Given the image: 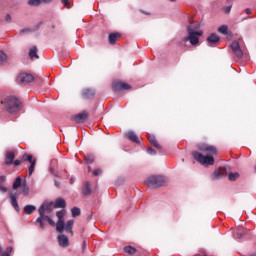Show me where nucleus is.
<instances>
[{"mask_svg":"<svg viewBox=\"0 0 256 256\" xmlns=\"http://www.w3.org/2000/svg\"><path fill=\"white\" fill-rule=\"evenodd\" d=\"M45 221H47L52 227H55V221H53L49 216L36 219V223H39L41 229H45Z\"/></svg>","mask_w":256,"mask_h":256,"instance_id":"12","label":"nucleus"},{"mask_svg":"<svg viewBox=\"0 0 256 256\" xmlns=\"http://www.w3.org/2000/svg\"><path fill=\"white\" fill-rule=\"evenodd\" d=\"M121 38V33L116 32V33H111L108 36V41L110 45H115L117 43V39Z\"/></svg>","mask_w":256,"mask_h":256,"instance_id":"19","label":"nucleus"},{"mask_svg":"<svg viewBox=\"0 0 256 256\" xmlns=\"http://www.w3.org/2000/svg\"><path fill=\"white\" fill-rule=\"evenodd\" d=\"M23 161H28L30 166L28 168L29 176L33 175V172L35 171V165H37V159H33V155L31 154H24L22 156Z\"/></svg>","mask_w":256,"mask_h":256,"instance_id":"7","label":"nucleus"},{"mask_svg":"<svg viewBox=\"0 0 256 256\" xmlns=\"http://www.w3.org/2000/svg\"><path fill=\"white\" fill-rule=\"evenodd\" d=\"M94 177H99V175H101V173H103V170H101V168L95 169L93 172Z\"/></svg>","mask_w":256,"mask_h":256,"instance_id":"41","label":"nucleus"},{"mask_svg":"<svg viewBox=\"0 0 256 256\" xmlns=\"http://www.w3.org/2000/svg\"><path fill=\"white\" fill-rule=\"evenodd\" d=\"M192 157L195 159V161H198V163H201V165H214L215 164V158L213 156H204L203 154L194 151L192 152Z\"/></svg>","mask_w":256,"mask_h":256,"instance_id":"4","label":"nucleus"},{"mask_svg":"<svg viewBox=\"0 0 256 256\" xmlns=\"http://www.w3.org/2000/svg\"><path fill=\"white\" fill-rule=\"evenodd\" d=\"M221 177H223V173H221L219 170H215L212 175V179H221Z\"/></svg>","mask_w":256,"mask_h":256,"instance_id":"37","label":"nucleus"},{"mask_svg":"<svg viewBox=\"0 0 256 256\" xmlns=\"http://www.w3.org/2000/svg\"><path fill=\"white\" fill-rule=\"evenodd\" d=\"M53 0H41V3H51Z\"/></svg>","mask_w":256,"mask_h":256,"instance_id":"50","label":"nucleus"},{"mask_svg":"<svg viewBox=\"0 0 256 256\" xmlns=\"http://www.w3.org/2000/svg\"><path fill=\"white\" fill-rule=\"evenodd\" d=\"M36 210H37V207H35L33 205H26L24 207V213L26 215H32V213H35Z\"/></svg>","mask_w":256,"mask_h":256,"instance_id":"25","label":"nucleus"},{"mask_svg":"<svg viewBox=\"0 0 256 256\" xmlns=\"http://www.w3.org/2000/svg\"><path fill=\"white\" fill-rule=\"evenodd\" d=\"M197 29H199V26H196L194 24H190L187 27L188 36L184 38L185 43L189 41V43L192 45L199 44V37L203 36V31Z\"/></svg>","mask_w":256,"mask_h":256,"instance_id":"2","label":"nucleus"},{"mask_svg":"<svg viewBox=\"0 0 256 256\" xmlns=\"http://www.w3.org/2000/svg\"><path fill=\"white\" fill-rule=\"evenodd\" d=\"M219 41H220L219 35H217L215 33L210 34L207 38L209 47H213V45H217V43H219Z\"/></svg>","mask_w":256,"mask_h":256,"instance_id":"14","label":"nucleus"},{"mask_svg":"<svg viewBox=\"0 0 256 256\" xmlns=\"http://www.w3.org/2000/svg\"><path fill=\"white\" fill-rule=\"evenodd\" d=\"M14 165L15 167H19V165H21V160H15Z\"/></svg>","mask_w":256,"mask_h":256,"instance_id":"47","label":"nucleus"},{"mask_svg":"<svg viewBox=\"0 0 256 256\" xmlns=\"http://www.w3.org/2000/svg\"><path fill=\"white\" fill-rule=\"evenodd\" d=\"M51 211H53V202H44L38 209L40 215L38 218L47 217L45 214L51 213Z\"/></svg>","mask_w":256,"mask_h":256,"instance_id":"6","label":"nucleus"},{"mask_svg":"<svg viewBox=\"0 0 256 256\" xmlns=\"http://www.w3.org/2000/svg\"><path fill=\"white\" fill-rule=\"evenodd\" d=\"M58 243L60 247H67L69 245V238L66 235H59L58 236Z\"/></svg>","mask_w":256,"mask_h":256,"instance_id":"18","label":"nucleus"},{"mask_svg":"<svg viewBox=\"0 0 256 256\" xmlns=\"http://www.w3.org/2000/svg\"><path fill=\"white\" fill-rule=\"evenodd\" d=\"M243 235H245V229L243 228L238 229L235 233L236 239H243Z\"/></svg>","mask_w":256,"mask_h":256,"instance_id":"33","label":"nucleus"},{"mask_svg":"<svg viewBox=\"0 0 256 256\" xmlns=\"http://www.w3.org/2000/svg\"><path fill=\"white\" fill-rule=\"evenodd\" d=\"M246 15H251V9L250 8L246 9Z\"/></svg>","mask_w":256,"mask_h":256,"instance_id":"51","label":"nucleus"},{"mask_svg":"<svg viewBox=\"0 0 256 256\" xmlns=\"http://www.w3.org/2000/svg\"><path fill=\"white\" fill-rule=\"evenodd\" d=\"M9 199L13 209H15L17 213H19V211H21V209L19 208V202H17V199H19V194L17 192H10Z\"/></svg>","mask_w":256,"mask_h":256,"instance_id":"10","label":"nucleus"},{"mask_svg":"<svg viewBox=\"0 0 256 256\" xmlns=\"http://www.w3.org/2000/svg\"><path fill=\"white\" fill-rule=\"evenodd\" d=\"M198 150L201 151V153H204L205 155H208L210 157H213V155H217V147L209 144H198Z\"/></svg>","mask_w":256,"mask_h":256,"instance_id":"5","label":"nucleus"},{"mask_svg":"<svg viewBox=\"0 0 256 256\" xmlns=\"http://www.w3.org/2000/svg\"><path fill=\"white\" fill-rule=\"evenodd\" d=\"M22 195H24V196L29 195V187L27 186V180H25V179L22 184Z\"/></svg>","mask_w":256,"mask_h":256,"instance_id":"31","label":"nucleus"},{"mask_svg":"<svg viewBox=\"0 0 256 256\" xmlns=\"http://www.w3.org/2000/svg\"><path fill=\"white\" fill-rule=\"evenodd\" d=\"M148 155H157V151L153 148H147Z\"/></svg>","mask_w":256,"mask_h":256,"instance_id":"43","label":"nucleus"},{"mask_svg":"<svg viewBox=\"0 0 256 256\" xmlns=\"http://www.w3.org/2000/svg\"><path fill=\"white\" fill-rule=\"evenodd\" d=\"M112 87L114 91H127L131 88V85L121 81H114Z\"/></svg>","mask_w":256,"mask_h":256,"instance_id":"11","label":"nucleus"},{"mask_svg":"<svg viewBox=\"0 0 256 256\" xmlns=\"http://www.w3.org/2000/svg\"><path fill=\"white\" fill-rule=\"evenodd\" d=\"M23 184V180H21V177H17L14 182H13V185H12V189H14L15 191H17V189L19 187H21V185Z\"/></svg>","mask_w":256,"mask_h":256,"instance_id":"27","label":"nucleus"},{"mask_svg":"<svg viewBox=\"0 0 256 256\" xmlns=\"http://www.w3.org/2000/svg\"><path fill=\"white\" fill-rule=\"evenodd\" d=\"M39 27H41V22L38 23L34 28H23L20 30V35H25V33H33L35 31H37V29H39Z\"/></svg>","mask_w":256,"mask_h":256,"instance_id":"21","label":"nucleus"},{"mask_svg":"<svg viewBox=\"0 0 256 256\" xmlns=\"http://www.w3.org/2000/svg\"><path fill=\"white\" fill-rule=\"evenodd\" d=\"M82 195H91V183L90 182H86L84 185H83V188H82Z\"/></svg>","mask_w":256,"mask_h":256,"instance_id":"23","label":"nucleus"},{"mask_svg":"<svg viewBox=\"0 0 256 256\" xmlns=\"http://www.w3.org/2000/svg\"><path fill=\"white\" fill-rule=\"evenodd\" d=\"M143 13H144L145 15H149V13H147V12H145V11H143Z\"/></svg>","mask_w":256,"mask_h":256,"instance_id":"55","label":"nucleus"},{"mask_svg":"<svg viewBox=\"0 0 256 256\" xmlns=\"http://www.w3.org/2000/svg\"><path fill=\"white\" fill-rule=\"evenodd\" d=\"M30 59H39V55L37 54V46H33L29 50Z\"/></svg>","mask_w":256,"mask_h":256,"instance_id":"26","label":"nucleus"},{"mask_svg":"<svg viewBox=\"0 0 256 256\" xmlns=\"http://www.w3.org/2000/svg\"><path fill=\"white\" fill-rule=\"evenodd\" d=\"M28 4H30L33 7H37V5H41V0H29Z\"/></svg>","mask_w":256,"mask_h":256,"instance_id":"39","label":"nucleus"},{"mask_svg":"<svg viewBox=\"0 0 256 256\" xmlns=\"http://www.w3.org/2000/svg\"><path fill=\"white\" fill-rule=\"evenodd\" d=\"M1 251H3V249L0 246V253H1ZM11 251H12V248L8 247L7 251H5L4 253L0 254V256H9V255H11Z\"/></svg>","mask_w":256,"mask_h":256,"instance_id":"40","label":"nucleus"},{"mask_svg":"<svg viewBox=\"0 0 256 256\" xmlns=\"http://www.w3.org/2000/svg\"><path fill=\"white\" fill-rule=\"evenodd\" d=\"M218 33H221L222 35H229V27L227 25H222L218 28Z\"/></svg>","mask_w":256,"mask_h":256,"instance_id":"30","label":"nucleus"},{"mask_svg":"<svg viewBox=\"0 0 256 256\" xmlns=\"http://www.w3.org/2000/svg\"><path fill=\"white\" fill-rule=\"evenodd\" d=\"M55 187H61V183H59L58 181H55Z\"/></svg>","mask_w":256,"mask_h":256,"instance_id":"52","label":"nucleus"},{"mask_svg":"<svg viewBox=\"0 0 256 256\" xmlns=\"http://www.w3.org/2000/svg\"><path fill=\"white\" fill-rule=\"evenodd\" d=\"M125 137H127V139H129V141H131L132 143H136V145H139L141 143L137 134H135V132L131 130L125 133Z\"/></svg>","mask_w":256,"mask_h":256,"instance_id":"13","label":"nucleus"},{"mask_svg":"<svg viewBox=\"0 0 256 256\" xmlns=\"http://www.w3.org/2000/svg\"><path fill=\"white\" fill-rule=\"evenodd\" d=\"M73 181H74V179L73 178H71V183L73 184Z\"/></svg>","mask_w":256,"mask_h":256,"instance_id":"56","label":"nucleus"},{"mask_svg":"<svg viewBox=\"0 0 256 256\" xmlns=\"http://www.w3.org/2000/svg\"><path fill=\"white\" fill-rule=\"evenodd\" d=\"M56 231L58 233H63L65 231V221L64 220H58L56 223Z\"/></svg>","mask_w":256,"mask_h":256,"instance_id":"24","label":"nucleus"},{"mask_svg":"<svg viewBox=\"0 0 256 256\" xmlns=\"http://www.w3.org/2000/svg\"><path fill=\"white\" fill-rule=\"evenodd\" d=\"M148 141H150L151 145H153V147H155L156 149H161V145L159 144V142H157V138H155V136L148 135Z\"/></svg>","mask_w":256,"mask_h":256,"instance_id":"22","label":"nucleus"},{"mask_svg":"<svg viewBox=\"0 0 256 256\" xmlns=\"http://www.w3.org/2000/svg\"><path fill=\"white\" fill-rule=\"evenodd\" d=\"M82 249L83 251H85V249H87V241H83V244H82Z\"/></svg>","mask_w":256,"mask_h":256,"instance_id":"48","label":"nucleus"},{"mask_svg":"<svg viewBox=\"0 0 256 256\" xmlns=\"http://www.w3.org/2000/svg\"><path fill=\"white\" fill-rule=\"evenodd\" d=\"M71 213L72 217H79V215H81V209H79V207H73Z\"/></svg>","mask_w":256,"mask_h":256,"instance_id":"35","label":"nucleus"},{"mask_svg":"<svg viewBox=\"0 0 256 256\" xmlns=\"http://www.w3.org/2000/svg\"><path fill=\"white\" fill-rule=\"evenodd\" d=\"M227 3H233V0H227Z\"/></svg>","mask_w":256,"mask_h":256,"instance_id":"53","label":"nucleus"},{"mask_svg":"<svg viewBox=\"0 0 256 256\" xmlns=\"http://www.w3.org/2000/svg\"><path fill=\"white\" fill-rule=\"evenodd\" d=\"M22 107L23 103L15 96H6L0 100V109L10 115H17Z\"/></svg>","mask_w":256,"mask_h":256,"instance_id":"1","label":"nucleus"},{"mask_svg":"<svg viewBox=\"0 0 256 256\" xmlns=\"http://www.w3.org/2000/svg\"><path fill=\"white\" fill-rule=\"evenodd\" d=\"M146 183L148 187L157 189L158 187H163L167 183V179L163 176H150L147 178Z\"/></svg>","mask_w":256,"mask_h":256,"instance_id":"3","label":"nucleus"},{"mask_svg":"<svg viewBox=\"0 0 256 256\" xmlns=\"http://www.w3.org/2000/svg\"><path fill=\"white\" fill-rule=\"evenodd\" d=\"M15 160V153L14 152H6L5 155V163L6 165H12L13 161Z\"/></svg>","mask_w":256,"mask_h":256,"instance_id":"20","label":"nucleus"},{"mask_svg":"<svg viewBox=\"0 0 256 256\" xmlns=\"http://www.w3.org/2000/svg\"><path fill=\"white\" fill-rule=\"evenodd\" d=\"M84 161L88 163L89 165L95 161V155L93 154H87L84 156Z\"/></svg>","mask_w":256,"mask_h":256,"instance_id":"32","label":"nucleus"},{"mask_svg":"<svg viewBox=\"0 0 256 256\" xmlns=\"http://www.w3.org/2000/svg\"><path fill=\"white\" fill-rule=\"evenodd\" d=\"M3 63H7V54H5L3 51H0V65H3Z\"/></svg>","mask_w":256,"mask_h":256,"instance_id":"36","label":"nucleus"},{"mask_svg":"<svg viewBox=\"0 0 256 256\" xmlns=\"http://www.w3.org/2000/svg\"><path fill=\"white\" fill-rule=\"evenodd\" d=\"M73 220H69L66 222V225L64 224V229L65 231H67V233H72V229H73Z\"/></svg>","mask_w":256,"mask_h":256,"instance_id":"28","label":"nucleus"},{"mask_svg":"<svg viewBox=\"0 0 256 256\" xmlns=\"http://www.w3.org/2000/svg\"><path fill=\"white\" fill-rule=\"evenodd\" d=\"M87 117H89V113L84 111V112L77 114L74 117V119H75L76 123H84V121H87Z\"/></svg>","mask_w":256,"mask_h":256,"instance_id":"16","label":"nucleus"},{"mask_svg":"<svg viewBox=\"0 0 256 256\" xmlns=\"http://www.w3.org/2000/svg\"><path fill=\"white\" fill-rule=\"evenodd\" d=\"M53 207L54 209H65L67 207V202L63 198H57Z\"/></svg>","mask_w":256,"mask_h":256,"instance_id":"15","label":"nucleus"},{"mask_svg":"<svg viewBox=\"0 0 256 256\" xmlns=\"http://www.w3.org/2000/svg\"><path fill=\"white\" fill-rule=\"evenodd\" d=\"M231 9H233V6H226L223 8L224 13H226V15H229V13H231Z\"/></svg>","mask_w":256,"mask_h":256,"instance_id":"42","label":"nucleus"},{"mask_svg":"<svg viewBox=\"0 0 256 256\" xmlns=\"http://www.w3.org/2000/svg\"><path fill=\"white\" fill-rule=\"evenodd\" d=\"M56 217L58 218V221H64L65 217V211L61 210L56 213Z\"/></svg>","mask_w":256,"mask_h":256,"instance_id":"38","label":"nucleus"},{"mask_svg":"<svg viewBox=\"0 0 256 256\" xmlns=\"http://www.w3.org/2000/svg\"><path fill=\"white\" fill-rule=\"evenodd\" d=\"M61 2L64 4V7H66V9H71V7L69 6V0H62Z\"/></svg>","mask_w":256,"mask_h":256,"instance_id":"44","label":"nucleus"},{"mask_svg":"<svg viewBox=\"0 0 256 256\" xmlns=\"http://www.w3.org/2000/svg\"><path fill=\"white\" fill-rule=\"evenodd\" d=\"M170 1L175 2V1H177V0H170Z\"/></svg>","mask_w":256,"mask_h":256,"instance_id":"58","label":"nucleus"},{"mask_svg":"<svg viewBox=\"0 0 256 256\" xmlns=\"http://www.w3.org/2000/svg\"><path fill=\"white\" fill-rule=\"evenodd\" d=\"M5 21H8V22L11 21V15L7 14L6 18H5Z\"/></svg>","mask_w":256,"mask_h":256,"instance_id":"49","label":"nucleus"},{"mask_svg":"<svg viewBox=\"0 0 256 256\" xmlns=\"http://www.w3.org/2000/svg\"><path fill=\"white\" fill-rule=\"evenodd\" d=\"M88 171H89V173H91V166L88 167Z\"/></svg>","mask_w":256,"mask_h":256,"instance_id":"54","label":"nucleus"},{"mask_svg":"<svg viewBox=\"0 0 256 256\" xmlns=\"http://www.w3.org/2000/svg\"><path fill=\"white\" fill-rule=\"evenodd\" d=\"M35 78L33 75L29 73H22L17 77V83H21L22 85H27L31 83Z\"/></svg>","mask_w":256,"mask_h":256,"instance_id":"9","label":"nucleus"},{"mask_svg":"<svg viewBox=\"0 0 256 256\" xmlns=\"http://www.w3.org/2000/svg\"><path fill=\"white\" fill-rule=\"evenodd\" d=\"M82 97H84V99H92V97H95V90L91 88L84 89L82 91Z\"/></svg>","mask_w":256,"mask_h":256,"instance_id":"17","label":"nucleus"},{"mask_svg":"<svg viewBox=\"0 0 256 256\" xmlns=\"http://www.w3.org/2000/svg\"><path fill=\"white\" fill-rule=\"evenodd\" d=\"M230 49L237 59H243V50L241 49V45H239L238 41H233L230 44Z\"/></svg>","mask_w":256,"mask_h":256,"instance_id":"8","label":"nucleus"},{"mask_svg":"<svg viewBox=\"0 0 256 256\" xmlns=\"http://www.w3.org/2000/svg\"><path fill=\"white\" fill-rule=\"evenodd\" d=\"M0 191L2 193H7V187L3 186V184H0Z\"/></svg>","mask_w":256,"mask_h":256,"instance_id":"45","label":"nucleus"},{"mask_svg":"<svg viewBox=\"0 0 256 256\" xmlns=\"http://www.w3.org/2000/svg\"><path fill=\"white\" fill-rule=\"evenodd\" d=\"M5 181H6V177L0 176V185H3Z\"/></svg>","mask_w":256,"mask_h":256,"instance_id":"46","label":"nucleus"},{"mask_svg":"<svg viewBox=\"0 0 256 256\" xmlns=\"http://www.w3.org/2000/svg\"><path fill=\"white\" fill-rule=\"evenodd\" d=\"M228 179H229V181H237V179H239V173L230 172L228 175Z\"/></svg>","mask_w":256,"mask_h":256,"instance_id":"34","label":"nucleus"},{"mask_svg":"<svg viewBox=\"0 0 256 256\" xmlns=\"http://www.w3.org/2000/svg\"><path fill=\"white\" fill-rule=\"evenodd\" d=\"M124 251L125 253H128V255H135V253H137V249L133 246H126Z\"/></svg>","mask_w":256,"mask_h":256,"instance_id":"29","label":"nucleus"},{"mask_svg":"<svg viewBox=\"0 0 256 256\" xmlns=\"http://www.w3.org/2000/svg\"><path fill=\"white\" fill-rule=\"evenodd\" d=\"M251 256H256V253L252 254Z\"/></svg>","mask_w":256,"mask_h":256,"instance_id":"57","label":"nucleus"}]
</instances>
